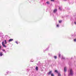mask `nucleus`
<instances>
[{
  "instance_id": "3",
  "label": "nucleus",
  "mask_w": 76,
  "mask_h": 76,
  "mask_svg": "<svg viewBox=\"0 0 76 76\" xmlns=\"http://www.w3.org/2000/svg\"><path fill=\"white\" fill-rule=\"evenodd\" d=\"M66 69H67V68H66V67H64V72H66Z\"/></svg>"
},
{
  "instance_id": "22",
  "label": "nucleus",
  "mask_w": 76,
  "mask_h": 76,
  "mask_svg": "<svg viewBox=\"0 0 76 76\" xmlns=\"http://www.w3.org/2000/svg\"><path fill=\"white\" fill-rule=\"evenodd\" d=\"M1 46H0V49H1Z\"/></svg>"
},
{
  "instance_id": "19",
  "label": "nucleus",
  "mask_w": 76,
  "mask_h": 76,
  "mask_svg": "<svg viewBox=\"0 0 76 76\" xmlns=\"http://www.w3.org/2000/svg\"><path fill=\"white\" fill-rule=\"evenodd\" d=\"M15 43L17 44H18V43L17 42H15Z\"/></svg>"
},
{
  "instance_id": "6",
  "label": "nucleus",
  "mask_w": 76,
  "mask_h": 76,
  "mask_svg": "<svg viewBox=\"0 0 76 76\" xmlns=\"http://www.w3.org/2000/svg\"><path fill=\"white\" fill-rule=\"evenodd\" d=\"M52 72V71H51L49 72H48V75H50L51 74H52L51 73Z\"/></svg>"
},
{
  "instance_id": "17",
  "label": "nucleus",
  "mask_w": 76,
  "mask_h": 76,
  "mask_svg": "<svg viewBox=\"0 0 76 76\" xmlns=\"http://www.w3.org/2000/svg\"><path fill=\"white\" fill-rule=\"evenodd\" d=\"M59 57H61V55L60 54H59Z\"/></svg>"
},
{
  "instance_id": "13",
  "label": "nucleus",
  "mask_w": 76,
  "mask_h": 76,
  "mask_svg": "<svg viewBox=\"0 0 76 76\" xmlns=\"http://www.w3.org/2000/svg\"><path fill=\"white\" fill-rule=\"evenodd\" d=\"M2 55H3V54H2V53H0V56H2Z\"/></svg>"
},
{
  "instance_id": "4",
  "label": "nucleus",
  "mask_w": 76,
  "mask_h": 76,
  "mask_svg": "<svg viewBox=\"0 0 76 76\" xmlns=\"http://www.w3.org/2000/svg\"><path fill=\"white\" fill-rule=\"evenodd\" d=\"M12 41H13V39H10V40H9V42H12Z\"/></svg>"
},
{
  "instance_id": "15",
  "label": "nucleus",
  "mask_w": 76,
  "mask_h": 76,
  "mask_svg": "<svg viewBox=\"0 0 76 76\" xmlns=\"http://www.w3.org/2000/svg\"><path fill=\"white\" fill-rule=\"evenodd\" d=\"M55 72H56V73H58V71H57V70H55Z\"/></svg>"
},
{
  "instance_id": "7",
  "label": "nucleus",
  "mask_w": 76,
  "mask_h": 76,
  "mask_svg": "<svg viewBox=\"0 0 76 76\" xmlns=\"http://www.w3.org/2000/svg\"><path fill=\"white\" fill-rule=\"evenodd\" d=\"M62 59H65V58H64L63 56H62V58H61Z\"/></svg>"
},
{
  "instance_id": "11",
  "label": "nucleus",
  "mask_w": 76,
  "mask_h": 76,
  "mask_svg": "<svg viewBox=\"0 0 76 76\" xmlns=\"http://www.w3.org/2000/svg\"><path fill=\"white\" fill-rule=\"evenodd\" d=\"M62 22V20H59V23H61Z\"/></svg>"
},
{
  "instance_id": "1",
  "label": "nucleus",
  "mask_w": 76,
  "mask_h": 76,
  "mask_svg": "<svg viewBox=\"0 0 76 76\" xmlns=\"http://www.w3.org/2000/svg\"><path fill=\"white\" fill-rule=\"evenodd\" d=\"M70 75H73V71H72V69H70Z\"/></svg>"
},
{
  "instance_id": "5",
  "label": "nucleus",
  "mask_w": 76,
  "mask_h": 76,
  "mask_svg": "<svg viewBox=\"0 0 76 76\" xmlns=\"http://www.w3.org/2000/svg\"><path fill=\"white\" fill-rule=\"evenodd\" d=\"M57 11V9H55L53 10V12L54 13H56V12Z\"/></svg>"
},
{
  "instance_id": "14",
  "label": "nucleus",
  "mask_w": 76,
  "mask_h": 76,
  "mask_svg": "<svg viewBox=\"0 0 76 76\" xmlns=\"http://www.w3.org/2000/svg\"><path fill=\"white\" fill-rule=\"evenodd\" d=\"M61 75L60 73H58V76H61Z\"/></svg>"
},
{
  "instance_id": "24",
  "label": "nucleus",
  "mask_w": 76,
  "mask_h": 76,
  "mask_svg": "<svg viewBox=\"0 0 76 76\" xmlns=\"http://www.w3.org/2000/svg\"><path fill=\"white\" fill-rule=\"evenodd\" d=\"M50 4V3H49V2H48V4Z\"/></svg>"
},
{
  "instance_id": "10",
  "label": "nucleus",
  "mask_w": 76,
  "mask_h": 76,
  "mask_svg": "<svg viewBox=\"0 0 76 76\" xmlns=\"http://www.w3.org/2000/svg\"><path fill=\"white\" fill-rule=\"evenodd\" d=\"M7 44V42H6V40H4V44Z\"/></svg>"
},
{
  "instance_id": "12",
  "label": "nucleus",
  "mask_w": 76,
  "mask_h": 76,
  "mask_svg": "<svg viewBox=\"0 0 76 76\" xmlns=\"http://www.w3.org/2000/svg\"><path fill=\"white\" fill-rule=\"evenodd\" d=\"M54 58H55V59H56V58H57V56H54Z\"/></svg>"
},
{
  "instance_id": "2",
  "label": "nucleus",
  "mask_w": 76,
  "mask_h": 76,
  "mask_svg": "<svg viewBox=\"0 0 76 76\" xmlns=\"http://www.w3.org/2000/svg\"><path fill=\"white\" fill-rule=\"evenodd\" d=\"M2 46H3V47H4V48H6V46L4 44V42L3 41V42H2Z\"/></svg>"
},
{
  "instance_id": "9",
  "label": "nucleus",
  "mask_w": 76,
  "mask_h": 76,
  "mask_svg": "<svg viewBox=\"0 0 76 76\" xmlns=\"http://www.w3.org/2000/svg\"><path fill=\"white\" fill-rule=\"evenodd\" d=\"M50 75H51V76H55V75H54V74L53 73H52Z\"/></svg>"
},
{
  "instance_id": "16",
  "label": "nucleus",
  "mask_w": 76,
  "mask_h": 76,
  "mask_svg": "<svg viewBox=\"0 0 76 76\" xmlns=\"http://www.w3.org/2000/svg\"><path fill=\"white\" fill-rule=\"evenodd\" d=\"M74 41L75 42H76V39H74Z\"/></svg>"
},
{
  "instance_id": "20",
  "label": "nucleus",
  "mask_w": 76,
  "mask_h": 76,
  "mask_svg": "<svg viewBox=\"0 0 76 76\" xmlns=\"http://www.w3.org/2000/svg\"><path fill=\"white\" fill-rule=\"evenodd\" d=\"M5 51V50H3V51L4 52Z\"/></svg>"
},
{
  "instance_id": "21",
  "label": "nucleus",
  "mask_w": 76,
  "mask_h": 76,
  "mask_svg": "<svg viewBox=\"0 0 76 76\" xmlns=\"http://www.w3.org/2000/svg\"><path fill=\"white\" fill-rule=\"evenodd\" d=\"M51 1H54V0H51Z\"/></svg>"
},
{
  "instance_id": "18",
  "label": "nucleus",
  "mask_w": 76,
  "mask_h": 76,
  "mask_svg": "<svg viewBox=\"0 0 76 76\" xmlns=\"http://www.w3.org/2000/svg\"><path fill=\"white\" fill-rule=\"evenodd\" d=\"M56 26L57 27H59V25L57 24V25H56Z\"/></svg>"
},
{
  "instance_id": "23",
  "label": "nucleus",
  "mask_w": 76,
  "mask_h": 76,
  "mask_svg": "<svg viewBox=\"0 0 76 76\" xmlns=\"http://www.w3.org/2000/svg\"><path fill=\"white\" fill-rule=\"evenodd\" d=\"M59 10H61V8H59Z\"/></svg>"
},
{
  "instance_id": "8",
  "label": "nucleus",
  "mask_w": 76,
  "mask_h": 76,
  "mask_svg": "<svg viewBox=\"0 0 76 76\" xmlns=\"http://www.w3.org/2000/svg\"><path fill=\"white\" fill-rule=\"evenodd\" d=\"M36 71L38 70V67L37 66L36 67Z\"/></svg>"
},
{
  "instance_id": "26",
  "label": "nucleus",
  "mask_w": 76,
  "mask_h": 76,
  "mask_svg": "<svg viewBox=\"0 0 76 76\" xmlns=\"http://www.w3.org/2000/svg\"><path fill=\"white\" fill-rule=\"evenodd\" d=\"M48 3V2H47V4Z\"/></svg>"
},
{
  "instance_id": "25",
  "label": "nucleus",
  "mask_w": 76,
  "mask_h": 76,
  "mask_svg": "<svg viewBox=\"0 0 76 76\" xmlns=\"http://www.w3.org/2000/svg\"><path fill=\"white\" fill-rule=\"evenodd\" d=\"M74 23L75 24H76V23L75 22Z\"/></svg>"
}]
</instances>
